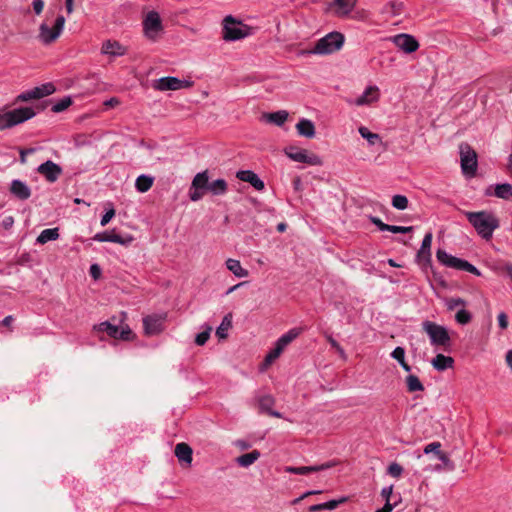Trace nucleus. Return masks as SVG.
I'll return each mask as SVG.
<instances>
[{"mask_svg":"<svg viewBox=\"0 0 512 512\" xmlns=\"http://www.w3.org/2000/svg\"><path fill=\"white\" fill-rule=\"evenodd\" d=\"M389 232H392V233H401V234H405V233H409L413 230V227L412 226H396V225H390L389 226Z\"/></svg>","mask_w":512,"mask_h":512,"instance_id":"nucleus-58","label":"nucleus"},{"mask_svg":"<svg viewBox=\"0 0 512 512\" xmlns=\"http://www.w3.org/2000/svg\"><path fill=\"white\" fill-rule=\"evenodd\" d=\"M174 453L179 462L191 466L193 460V450L187 443L181 442L176 444Z\"/></svg>","mask_w":512,"mask_h":512,"instance_id":"nucleus-22","label":"nucleus"},{"mask_svg":"<svg viewBox=\"0 0 512 512\" xmlns=\"http://www.w3.org/2000/svg\"><path fill=\"white\" fill-rule=\"evenodd\" d=\"M369 220L371 221V223L377 226V228L380 231H388L390 229L389 224L384 223L380 218L376 216H369Z\"/></svg>","mask_w":512,"mask_h":512,"instance_id":"nucleus-55","label":"nucleus"},{"mask_svg":"<svg viewBox=\"0 0 512 512\" xmlns=\"http://www.w3.org/2000/svg\"><path fill=\"white\" fill-rule=\"evenodd\" d=\"M120 104V100L117 97H112L104 102L106 108H114Z\"/></svg>","mask_w":512,"mask_h":512,"instance_id":"nucleus-63","label":"nucleus"},{"mask_svg":"<svg viewBox=\"0 0 512 512\" xmlns=\"http://www.w3.org/2000/svg\"><path fill=\"white\" fill-rule=\"evenodd\" d=\"M464 214L478 235L485 240H490L494 230L500 225L499 219L492 212L485 210L478 212L465 211Z\"/></svg>","mask_w":512,"mask_h":512,"instance_id":"nucleus-1","label":"nucleus"},{"mask_svg":"<svg viewBox=\"0 0 512 512\" xmlns=\"http://www.w3.org/2000/svg\"><path fill=\"white\" fill-rule=\"evenodd\" d=\"M445 304L449 311H453L459 306L465 307L467 302L463 298L453 297L446 299Z\"/></svg>","mask_w":512,"mask_h":512,"instance_id":"nucleus-46","label":"nucleus"},{"mask_svg":"<svg viewBox=\"0 0 512 512\" xmlns=\"http://www.w3.org/2000/svg\"><path fill=\"white\" fill-rule=\"evenodd\" d=\"M144 332L148 336L158 335L163 331V318L149 315L143 318Z\"/></svg>","mask_w":512,"mask_h":512,"instance_id":"nucleus-17","label":"nucleus"},{"mask_svg":"<svg viewBox=\"0 0 512 512\" xmlns=\"http://www.w3.org/2000/svg\"><path fill=\"white\" fill-rule=\"evenodd\" d=\"M285 155L295 162L305 163L312 166L322 165V159L314 154L309 153L306 149L289 145L284 148Z\"/></svg>","mask_w":512,"mask_h":512,"instance_id":"nucleus-7","label":"nucleus"},{"mask_svg":"<svg viewBox=\"0 0 512 512\" xmlns=\"http://www.w3.org/2000/svg\"><path fill=\"white\" fill-rule=\"evenodd\" d=\"M344 42V35L340 32L333 31L319 39L309 53L318 55L332 54L340 50Z\"/></svg>","mask_w":512,"mask_h":512,"instance_id":"nucleus-4","label":"nucleus"},{"mask_svg":"<svg viewBox=\"0 0 512 512\" xmlns=\"http://www.w3.org/2000/svg\"><path fill=\"white\" fill-rule=\"evenodd\" d=\"M345 501V498L339 499V500H330L324 503H320L321 510H334L336 509L340 503H343Z\"/></svg>","mask_w":512,"mask_h":512,"instance_id":"nucleus-53","label":"nucleus"},{"mask_svg":"<svg viewBox=\"0 0 512 512\" xmlns=\"http://www.w3.org/2000/svg\"><path fill=\"white\" fill-rule=\"evenodd\" d=\"M404 10V3L396 0L387 2L383 8L382 13L391 17H396L402 14Z\"/></svg>","mask_w":512,"mask_h":512,"instance_id":"nucleus-29","label":"nucleus"},{"mask_svg":"<svg viewBox=\"0 0 512 512\" xmlns=\"http://www.w3.org/2000/svg\"><path fill=\"white\" fill-rule=\"evenodd\" d=\"M484 195L488 197L495 196L506 201L512 200V185L510 183L489 185L485 189Z\"/></svg>","mask_w":512,"mask_h":512,"instance_id":"nucleus-15","label":"nucleus"},{"mask_svg":"<svg viewBox=\"0 0 512 512\" xmlns=\"http://www.w3.org/2000/svg\"><path fill=\"white\" fill-rule=\"evenodd\" d=\"M154 178L148 175H140L135 181V188L138 192H147L153 185Z\"/></svg>","mask_w":512,"mask_h":512,"instance_id":"nucleus-36","label":"nucleus"},{"mask_svg":"<svg viewBox=\"0 0 512 512\" xmlns=\"http://www.w3.org/2000/svg\"><path fill=\"white\" fill-rule=\"evenodd\" d=\"M263 117L270 123H273L277 126H282L288 118V112L285 110H279L272 113H266Z\"/></svg>","mask_w":512,"mask_h":512,"instance_id":"nucleus-30","label":"nucleus"},{"mask_svg":"<svg viewBox=\"0 0 512 512\" xmlns=\"http://www.w3.org/2000/svg\"><path fill=\"white\" fill-rule=\"evenodd\" d=\"M142 24L144 34L149 40L156 41L159 34L163 31L160 15L154 10L147 13Z\"/></svg>","mask_w":512,"mask_h":512,"instance_id":"nucleus-9","label":"nucleus"},{"mask_svg":"<svg viewBox=\"0 0 512 512\" xmlns=\"http://www.w3.org/2000/svg\"><path fill=\"white\" fill-rule=\"evenodd\" d=\"M115 216V209L111 206L110 209H108L105 214L102 216L100 224L101 226H106L111 219Z\"/></svg>","mask_w":512,"mask_h":512,"instance_id":"nucleus-57","label":"nucleus"},{"mask_svg":"<svg viewBox=\"0 0 512 512\" xmlns=\"http://www.w3.org/2000/svg\"><path fill=\"white\" fill-rule=\"evenodd\" d=\"M378 91H379L378 87L368 86L365 89V91L363 92V94L361 96H359L358 98H356V100L354 101V104L357 106H363V105H368L374 101H377L379 98Z\"/></svg>","mask_w":512,"mask_h":512,"instance_id":"nucleus-24","label":"nucleus"},{"mask_svg":"<svg viewBox=\"0 0 512 512\" xmlns=\"http://www.w3.org/2000/svg\"><path fill=\"white\" fill-rule=\"evenodd\" d=\"M36 171L50 183L56 182L63 173L62 167L52 160L40 164Z\"/></svg>","mask_w":512,"mask_h":512,"instance_id":"nucleus-12","label":"nucleus"},{"mask_svg":"<svg viewBox=\"0 0 512 512\" xmlns=\"http://www.w3.org/2000/svg\"><path fill=\"white\" fill-rule=\"evenodd\" d=\"M211 328H207L205 331L198 333L195 337V343L199 346L204 345L210 337Z\"/></svg>","mask_w":512,"mask_h":512,"instance_id":"nucleus-52","label":"nucleus"},{"mask_svg":"<svg viewBox=\"0 0 512 512\" xmlns=\"http://www.w3.org/2000/svg\"><path fill=\"white\" fill-rule=\"evenodd\" d=\"M433 234L432 232H427L422 240V244L420 249L417 252V261L419 264L423 266H431V244H432Z\"/></svg>","mask_w":512,"mask_h":512,"instance_id":"nucleus-14","label":"nucleus"},{"mask_svg":"<svg viewBox=\"0 0 512 512\" xmlns=\"http://www.w3.org/2000/svg\"><path fill=\"white\" fill-rule=\"evenodd\" d=\"M395 505L396 504H391L390 501L387 500L384 506L381 509L376 510V512H392Z\"/></svg>","mask_w":512,"mask_h":512,"instance_id":"nucleus-64","label":"nucleus"},{"mask_svg":"<svg viewBox=\"0 0 512 512\" xmlns=\"http://www.w3.org/2000/svg\"><path fill=\"white\" fill-rule=\"evenodd\" d=\"M301 328H292L283 334L276 343L285 349L293 340H295L301 333Z\"/></svg>","mask_w":512,"mask_h":512,"instance_id":"nucleus-33","label":"nucleus"},{"mask_svg":"<svg viewBox=\"0 0 512 512\" xmlns=\"http://www.w3.org/2000/svg\"><path fill=\"white\" fill-rule=\"evenodd\" d=\"M65 24V17L58 15L55 19L53 27H49L46 23H42L39 27V39L43 44H51L60 36Z\"/></svg>","mask_w":512,"mask_h":512,"instance_id":"nucleus-8","label":"nucleus"},{"mask_svg":"<svg viewBox=\"0 0 512 512\" xmlns=\"http://www.w3.org/2000/svg\"><path fill=\"white\" fill-rule=\"evenodd\" d=\"M73 103L71 96H65L60 99L58 102L53 104L51 111L54 113H60L65 111L68 107H70Z\"/></svg>","mask_w":512,"mask_h":512,"instance_id":"nucleus-42","label":"nucleus"},{"mask_svg":"<svg viewBox=\"0 0 512 512\" xmlns=\"http://www.w3.org/2000/svg\"><path fill=\"white\" fill-rule=\"evenodd\" d=\"M260 452L258 450H253L249 453L242 454L236 458V463L241 467H249L255 461H257L260 457Z\"/></svg>","mask_w":512,"mask_h":512,"instance_id":"nucleus-31","label":"nucleus"},{"mask_svg":"<svg viewBox=\"0 0 512 512\" xmlns=\"http://www.w3.org/2000/svg\"><path fill=\"white\" fill-rule=\"evenodd\" d=\"M391 41L396 47L402 50L406 54H411L419 49L418 40L410 34L401 33L391 38Z\"/></svg>","mask_w":512,"mask_h":512,"instance_id":"nucleus-11","label":"nucleus"},{"mask_svg":"<svg viewBox=\"0 0 512 512\" xmlns=\"http://www.w3.org/2000/svg\"><path fill=\"white\" fill-rule=\"evenodd\" d=\"M392 206L397 210H405L408 207V198L404 195H394L392 198Z\"/></svg>","mask_w":512,"mask_h":512,"instance_id":"nucleus-44","label":"nucleus"},{"mask_svg":"<svg viewBox=\"0 0 512 512\" xmlns=\"http://www.w3.org/2000/svg\"><path fill=\"white\" fill-rule=\"evenodd\" d=\"M94 330L98 332H104L111 338L115 339L116 334L118 333V326L110 323L109 321H104L94 325Z\"/></svg>","mask_w":512,"mask_h":512,"instance_id":"nucleus-37","label":"nucleus"},{"mask_svg":"<svg viewBox=\"0 0 512 512\" xmlns=\"http://www.w3.org/2000/svg\"><path fill=\"white\" fill-rule=\"evenodd\" d=\"M35 115L36 111L33 107H19L9 111L0 110V131L22 124Z\"/></svg>","mask_w":512,"mask_h":512,"instance_id":"nucleus-2","label":"nucleus"},{"mask_svg":"<svg viewBox=\"0 0 512 512\" xmlns=\"http://www.w3.org/2000/svg\"><path fill=\"white\" fill-rule=\"evenodd\" d=\"M275 404V399L272 395L261 396L258 400V407L261 413H265L269 416L282 418V414L272 409Z\"/></svg>","mask_w":512,"mask_h":512,"instance_id":"nucleus-21","label":"nucleus"},{"mask_svg":"<svg viewBox=\"0 0 512 512\" xmlns=\"http://www.w3.org/2000/svg\"><path fill=\"white\" fill-rule=\"evenodd\" d=\"M93 240L98 241V242H113V243L121 244L123 246H128L132 243L134 238L131 235H127V236L123 237V236L117 234L115 232V230L113 229L111 231H103V232L96 233L93 236Z\"/></svg>","mask_w":512,"mask_h":512,"instance_id":"nucleus-13","label":"nucleus"},{"mask_svg":"<svg viewBox=\"0 0 512 512\" xmlns=\"http://www.w3.org/2000/svg\"><path fill=\"white\" fill-rule=\"evenodd\" d=\"M101 52L111 56H122L125 54V48L117 41L107 40L102 44Z\"/></svg>","mask_w":512,"mask_h":512,"instance_id":"nucleus-27","label":"nucleus"},{"mask_svg":"<svg viewBox=\"0 0 512 512\" xmlns=\"http://www.w3.org/2000/svg\"><path fill=\"white\" fill-rule=\"evenodd\" d=\"M232 327V314L228 313L223 317L221 324L218 326L216 330V335L220 339H224L227 337V330Z\"/></svg>","mask_w":512,"mask_h":512,"instance_id":"nucleus-39","label":"nucleus"},{"mask_svg":"<svg viewBox=\"0 0 512 512\" xmlns=\"http://www.w3.org/2000/svg\"><path fill=\"white\" fill-rule=\"evenodd\" d=\"M32 7L34 12L39 15L43 11L44 1L43 0H33Z\"/></svg>","mask_w":512,"mask_h":512,"instance_id":"nucleus-61","label":"nucleus"},{"mask_svg":"<svg viewBox=\"0 0 512 512\" xmlns=\"http://www.w3.org/2000/svg\"><path fill=\"white\" fill-rule=\"evenodd\" d=\"M387 473L394 478H399L403 473V467L397 462H392L387 468Z\"/></svg>","mask_w":512,"mask_h":512,"instance_id":"nucleus-47","label":"nucleus"},{"mask_svg":"<svg viewBox=\"0 0 512 512\" xmlns=\"http://www.w3.org/2000/svg\"><path fill=\"white\" fill-rule=\"evenodd\" d=\"M14 224V218L12 216H7L5 217L2 222H1V226L5 229V230H8L10 229Z\"/></svg>","mask_w":512,"mask_h":512,"instance_id":"nucleus-62","label":"nucleus"},{"mask_svg":"<svg viewBox=\"0 0 512 512\" xmlns=\"http://www.w3.org/2000/svg\"><path fill=\"white\" fill-rule=\"evenodd\" d=\"M135 338L134 332L130 329L128 325L118 327V333L116 334L115 339H120L123 341H131Z\"/></svg>","mask_w":512,"mask_h":512,"instance_id":"nucleus-43","label":"nucleus"},{"mask_svg":"<svg viewBox=\"0 0 512 512\" xmlns=\"http://www.w3.org/2000/svg\"><path fill=\"white\" fill-rule=\"evenodd\" d=\"M422 329L429 336L431 345L441 346L447 351V348L451 345V338L446 327L425 320L422 322Z\"/></svg>","mask_w":512,"mask_h":512,"instance_id":"nucleus-5","label":"nucleus"},{"mask_svg":"<svg viewBox=\"0 0 512 512\" xmlns=\"http://www.w3.org/2000/svg\"><path fill=\"white\" fill-rule=\"evenodd\" d=\"M441 448V443L440 442H432L428 445H426L424 447V453L425 454H429V453H434L437 457L442 453V451L440 450Z\"/></svg>","mask_w":512,"mask_h":512,"instance_id":"nucleus-51","label":"nucleus"},{"mask_svg":"<svg viewBox=\"0 0 512 512\" xmlns=\"http://www.w3.org/2000/svg\"><path fill=\"white\" fill-rule=\"evenodd\" d=\"M358 0H333L337 7L335 13L339 17L348 16L355 8Z\"/></svg>","mask_w":512,"mask_h":512,"instance_id":"nucleus-25","label":"nucleus"},{"mask_svg":"<svg viewBox=\"0 0 512 512\" xmlns=\"http://www.w3.org/2000/svg\"><path fill=\"white\" fill-rule=\"evenodd\" d=\"M236 177L243 182L251 184L258 191H262L265 188L264 181L252 170H239L236 173Z\"/></svg>","mask_w":512,"mask_h":512,"instance_id":"nucleus-18","label":"nucleus"},{"mask_svg":"<svg viewBox=\"0 0 512 512\" xmlns=\"http://www.w3.org/2000/svg\"><path fill=\"white\" fill-rule=\"evenodd\" d=\"M462 173L467 177H474L477 172V153L468 143L459 145Z\"/></svg>","mask_w":512,"mask_h":512,"instance_id":"nucleus-6","label":"nucleus"},{"mask_svg":"<svg viewBox=\"0 0 512 512\" xmlns=\"http://www.w3.org/2000/svg\"><path fill=\"white\" fill-rule=\"evenodd\" d=\"M359 134L368 141L370 145H375L376 143H381V137L379 134L373 133L368 130V128L361 126L359 129Z\"/></svg>","mask_w":512,"mask_h":512,"instance_id":"nucleus-40","label":"nucleus"},{"mask_svg":"<svg viewBox=\"0 0 512 512\" xmlns=\"http://www.w3.org/2000/svg\"><path fill=\"white\" fill-rule=\"evenodd\" d=\"M179 78L173 76H166L156 79L152 82L153 89L157 91H176L178 90Z\"/></svg>","mask_w":512,"mask_h":512,"instance_id":"nucleus-20","label":"nucleus"},{"mask_svg":"<svg viewBox=\"0 0 512 512\" xmlns=\"http://www.w3.org/2000/svg\"><path fill=\"white\" fill-rule=\"evenodd\" d=\"M455 320L460 325H466L471 322L472 314L466 309H460L455 315Z\"/></svg>","mask_w":512,"mask_h":512,"instance_id":"nucleus-45","label":"nucleus"},{"mask_svg":"<svg viewBox=\"0 0 512 512\" xmlns=\"http://www.w3.org/2000/svg\"><path fill=\"white\" fill-rule=\"evenodd\" d=\"M226 267L236 277H239V278L247 277L249 274L248 270L242 268L240 261L236 260V259L229 258L226 261Z\"/></svg>","mask_w":512,"mask_h":512,"instance_id":"nucleus-32","label":"nucleus"},{"mask_svg":"<svg viewBox=\"0 0 512 512\" xmlns=\"http://www.w3.org/2000/svg\"><path fill=\"white\" fill-rule=\"evenodd\" d=\"M227 190L228 184L224 179H216L210 182L208 187V191L215 196L224 195L227 192Z\"/></svg>","mask_w":512,"mask_h":512,"instance_id":"nucleus-34","label":"nucleus"},{"mask_svg":"<svg viewBox=\"0 0 512 512\" xmlns=\"http://www.w3.org/2000/svg\"><path fill=\"white\" fill-rule=\"evenodd\" d=\"M436 258L442 265L456 270L459 269L463 261V259L448 254L445 250L440 248L436 252Z\"/></svg>","mask_w":512,"mask_h":512,"instance_id":"nucleus-23","label":"nucleus"},{"mask_svg":"<svg viewBox=\"0 0 512 512\" xmlns=\"http://www.w3.org/2000/svg\"><path fill=\"white\" fill-rule=\"evenodd\" d=\"M391 357L395 359L398 363H402L405 360V349L403 347H396L392 353Z\"/></svg>","mask_w":512,"mask_h":512,"instance_id":"nucleus-54","label":"nucleus"},{"mask_svg":"<svg viewBox=\"0 0 512 512\" xmlns=\"http://www.w3.org/2000/svg\"><path fill=\"white\" fill-rule=\"evenodd\" d=\"M37 99L49 96L55 92V86L52 83H45L34 87Z\"/></svg>","mask_w":512,"mask_h":512,"instance_id":"nucleus-41","label":"nucleus"},{"mask_svg":"<svg viewBox=\"0 0 512 512\" xmlns=\"http://www.w3.org/2000/svg\"><path fill=\"white\" fill-rule=\"evenodd\" d=\"M209 176L208 171H202L197 173L191 183L189 189V198L193 202L201 200L209 187Z\"/></svg>","mask_w":512,"mask_h":512,"instance_id":"nucleus-10","label":"nucleus"},{"mask_svg":"<svg viewBox=\"0 0 512 512\" xmlns=\"http://www.w3.org/2000/svg\"><path fill=\"white\" fill-rule=\"evenodd\" d=\"M433 368L437 371H445L448 368H452L454 359L450 356L443 354H437L431 361Z\"/></svg>","mask_w":512,"mask_h":512,"instance_id":"nucleus-28","label":"nucleus"},{"mask_svg":"<svg viewBox=\"0 0 512 512\" xmlns=\"http://www.w3.org/2000/svg\"><path fill=\"white\" fill-rule=\"evenodd\" d=\"M297 132L300 136L306 137V138H313L315 136V125L314 123L309 119H300L299 122L296 124Z\"/></svg>","mask_w":512,"mask_h":512,"instance_id":"nucleus-26","label":"nucleus"},{"mask_svg":"<svg viewBox=\"0 0 512 512\" xmlns=\"http://www.w3.org/2000/svg\"><path fill=\"white\" fill-rule=\"evenodd\" d=\"M59 238V229L58 228H48L44 229L36 239V242L39 244H45L49 241H54Z\"/></svg>","mask_w":512,"mask_h":512,"instance_id":"nucleus-35","label":"nucleus"},{"mask_svg":"<svg viewBox=\"0 0 512 512\" xmlns=\"http://www.w3.org/2000/svg\"><path fill=\"white\" fill-rule=\"evenodd\" d=\"M498 325L502 330L507 329L508 327V317L505 312H501L498 315Z\"/></svg>","mask_w":512,"mask_h":512,"instance_id":"nucleus-59","label":"nucleus"},{"mask_svg":"<svg viewBox=\"0 0 512 512\" xmlns=\"http://www.w3.org/2000/svg\"><path fill=\"white\" fill-rule=\"evenodd\" d=\"M405 382H406V387H407L408 392L412 393V392L424 390V385L422 384V382L416 375L409 374L406 377Z\"/></svg>","mask_w":512,"mask_h":512,"instance_id":"nucleus-38","label":"nucleus"},{"mask_svg":"<svg viewBox=\"0 0 512 512\" xmlns=\"http://www.w3.org/2000/svg\"><path fill=\"white\" fill-rule=\"evenodd\" d=\"M458 270H460V271H467V272H469L471 274H474L476 276H481L480 270L477 267H475L474 265H472L471 263H469L467 260H464V259H463V261H462V263H461V265H460Z\"/></svg>","mask_w":512,"mask_h":512,"instance_id":"nucleus-48","label":"nucleus"},{"mask_svg":"<svg viewBox=\"0 0 512 512\" xmlns=\"http://www.w3.org/2000/svg\"><path fill=\"white\" fill-rule=\"evenodd\" d=\"M326 339L333 348H335L341 355H344V349L331 335H328Z\"/></svg>","mask_w":512,"mask_h":512,"instance_id":"nucleus-60","label":"nucleus"},{"mask_svg":"<svg viewBox=\"0 0 512 512\" xmlns=\"http://www.w3.org/2000/svg\"><path fill=\"white\" fill-rule=\"evenodd\" d=\"M10 193L18 200L24 201L30 198L31 189L25 182L14 179L10 184Z\"/></svg>","mask_w":512,"mask_h":512,"instance_id":"nucleus-19","label":"nucleus"},{"mask_svg":"<svg viewBox=\"0 0 512 512\" xmlns=\"http://www.w3.org/2000/svg\"><path fill=\"white\" fill-rule=\"evenodd\" d=\"M337 464L336 461H328L320 465H314V466H301V467H294V466H287L285 468V471L287 473L291 474H297V475H306L312 472H319L323 470H327L329 468L334 467Z\"/></svg>","mask_w":512,"mask_h":512,"instance_id":"nucleus-16","label":"nucleus"},{"mask_svg":"<svg viewBox=\"0 0 512 512\" xmlns=\"http://www.w3.org/2000/svg\"><path fill=\"white\" fill-rule=\"evenodd\" d=\"M33 99H37L34 88L31 90L24 91L21 94H19L16 97V102H26V101H30Z\"/></svg>","mask_w":512,"mask_h":512,"instance_id":"nucleus-50","label":"nucleus"},{"mask_svg":"<svg viewBox=\"0 0 512 512\" xmlns=\"http://www.w3.org/2000/svg\"><path fill=\"white\" fill-rule=\"evenodd\" d=\"M89 274L94 280H98L101 278L102 269L97 263H94L89 268Z\"/></svg>","mask_w":512,"mask_h":512,"instance_id":"nucleus-56","label":"nucleus"},{"mask_svg":"<svg viewBox=\"0 0 512 512\" xmlns=\"http://www.w3.org/2000/svg\"><path fill=\"white\" fill-rule=\"evenodd\" d=\"M437 458L442 462L443 469L447 471H453L455 469L454 463L449 459L446 453L442 452Z\"/></svg>","mask_w":512,"mask_h":512,"instance_id":"nucleus-49","label":"nucleus"},{"mask_svg":"<svg viewBox=\"0 0 512 512\" xmlns=\"http://www.w3.org/2000/svg\"><path fill=\"white\" fill-rule=\"evenodd\" d=\"M253 33V27L243 24L232 15L226 16L223 20V39L226 41L241 40L253 35Z\"/></svg>","mask_w":512,"mask_h":512,"instance_id":"nucleus-3","label":"nucleus"}]
</instances>
